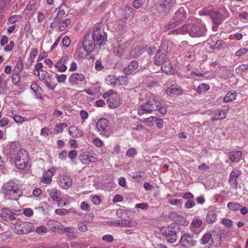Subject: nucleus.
Listing matches in <instances>:
<instances>
[{
  "label": "nucleus",
  "mask_w": 248,
  "mask_h": 248,
  "mask_svg": "<svg viewBox=\"0 0 248 248\" xmlns=\"http://www.w3.org/2000/svg\"><path fill=\"white\" fill-rule=\"evenodd\" d=\"M212 44L210 43V48L212 49L221 48L224 44V42L222 40H216L214 37L210 40Z\"/></svg>",
  "instance_id": "26"
},
{
  "label": "nucleus",
  "mask_w": 248,
  "mask_h": 248,
  "mask_svg": "<svg viewBox=\"0 0 248 248\" xmlns=\"http://www.w3.org/2000/svg\"><path fill=\"white\" fill-rule=\"evenodd\" d=\"M215 114L218 118L219 119H224L226 116V113L225 111L221 109H218L215 111Z\"/></svg>",
  "instance_id": "45"
},
{
  "label": "nucleus",
  "mask_w": 248,
  "mask_h": 248,
  "mask_svg": "<svg viewBox=\"0 0 248 248\" xmlns=\"http://www.w3.org/2000/svg\"><path fill=\"white\" fill-rule=\"evenodd\" d=\"M47 192L50 197L54 201L58 203V206H60V202L62 201L61 194L60 191L55 188H52L47 190Z\"/></svg>",
  "instance_id": "16"
},
{
  "label": "nucleus",
  "mask_w": 248,
  "mask_h": 248,
  "mask_svg": "<svg viewBox=\"0 0 248 248\" xmlns=\"http://www.w3.org/2000/svg\"><path fill=\"white\" fill-rule=\"evenodd\" d=\"M107 39V33L103 31L99 27H95L93 32L85 35L82 43L83 49L87 54L90 53L93 51L96 46H104Z\"/></svg>",
  "instance_id": "1"
},
{
  "label": "nucleus",
  "mask_w": 248,
  "mask_h": 248,
  "mask_svg": "<svg viewBox=\"0 0 248 248\" xmlns=\"http://www.w3.org/2000/svg\"><path fill=\"white\" fill-rule=\"evenodd\" d=\"M78 155L77 151L75 150H71L68 154V156L71 159L75 158Z\"/></svg>",
  "instance_id": "64"
},
{
  "label": "nucleus",
  "mask_w": 248,
  "mask_h": 248,
  "mask_svg": "<svg viewBox=\"0 0 248 248\" xmlns=\"http://www.w3.org/2000/svg\"><path fill=\"white\" fill-rule=\"evenodd\" d=\"M212 235L211 233L208 232L205 233L202 236L200 240V243L202 245H205L207 244L212 238Z\"/></svg>",
  "instance_id": "38"
},
{
  "label": "nucleus",
  "mask_w": 248,
  "mask_h": 248,
  "mask_svg": "<svg viewBox=\"0 0 248 248\" xmlns=\"http://www.w3.org/2000/svg\"><path fill=\"white\" fill-rule=\"evenodd\" d=\"M202 222L200 219H196L194 220L191 224V226L196 228L200 227L202 225Z\"/></svg>",
  "instance_id": "49"
},
{
  "label": "nucleus",
  "mask_w": 248,
  "mask_h": 248,
  "mask_svg": "<svg viewBox=\"0 0 248 248\" xmlns=\"http://www.w3.org/2000/svg\"><path fill=\"white\" fill-rule=\"evenodd\" d=\"M122 10L124 18L131 19L134 17L133 10L130 6L125 5L123 7Z\"/></svg>",
  "instance_id": "21"
},
{
  "label": "nucleus",
  "mask_w": 248,
  "mask_h": 248,
  "mask_svg": "<svg viewBox=\"0 0 248 248\" xmlns=\"http://www.w3.org/2000/svg\"><path fill=\"white\" fill-rule=\"evenodd\" d=\"M174 19L180 23L185 18H186V12L184 8L181 7L175 13L173 17Z\"/></svg>",
  "instance_id": "22"
},
{
  "label": "nucleus",
  "mask_w": 248,
  "mask_h": 248,
  "mask_svg": "<svg viewBox=\"0 0 248 248\" xmlns=\"http://www.w3.org/2000/svg\"><path fill=\"white\" fill-rule=\"evenodd\" d=\"M137 154V151L135 148H130L127 151L126 153V155L127 156L129 157H132L135 155H136Z\"/></svg>",
  "instance_id": "48"
},
{
  "label": "nucleus",
  "mask_w": 248,
  "mask_h": 248,
  "mask_svg": "<svg viewBox=\"0 0 248 248\" xmlns=\"http://www.w3.org/2000/svg\"><path fill=\"white\" fill-rule=\"evenodd\" d=\"M248 52V49L246 48H240L235 52V55L240 56L244 55Z\"/></svg>",
  "instance_id": "62"
},
{
  "label": "nucleus",
  "mask_w": 248,
  "mask_h": 248,
  "mask_svg": "<svg viewBox=\"0 0 248 248\" xmlns=\"http://www.w3.org/2000/svg\"><path fill=\"white\" fill-rule=\"evenodd\" d=\"M174 3L173 0H164L160 3L159 6L164 12H169Z\"/></svg>",
  "instance_id": "23"
},
{
  "label": "nucleus",
  "mask_w": 248,
  "mask_h": 248,
  "mask_svg": "<svg viewBox=\"0 0 248 248\" xmlns=\"http://www.w3.org/2000/svg\"><path fill=\"white\" fill-rule=\"evenodd\" d=\"M242 156V153L240 151H232L229 153V157L232 162L238 161Z\"/></svg>",
  "instance_id": "29"
},
{
  "label": "nucleus",
  "mask_w": 248,
  "mask_h": 248,
  "mask_svg": "<svg viewBox=\"0 0 248 248\" xmlns=\"http://www.w3.org/2000/svg\"><path fill=\"white\" fill-rule=\"evenodd\" d=\"M23 68V63L21 59H19L15 67L13 72L19 73Z\"/></svg>",
  "instance_id": "40"
},
{
  "label": "nucleus",
  "mask_w": 248,
  "mask_h": 248,
  "mask_svg": "<svg viewBox=\"0 0 248 248\" xmlns=\"http://www.w3.org/2000/svg\"><path fill=\"white\" fill-rule=\"evenodd\" d=\"M160 231L167 241L170 244H173L178 239L177 234L179 232V226L176 224H172L167 227H162Z\"/></svg>",
  "instance_id": "5"
},
{
  "label": "nucleus",
  "mask_w": 248,
  "mask_h": 248,
  "mask_svg": "<svg viewBox=\"0 0 248 248\" xmlns=\"http://www.w3.org/2000/svg\"><path fill=\"white\" fill-rule=\"evenodd\" d=\"M48 75L49 74L47 71L44 70H41V71H38V72H37L36 75L38 76L40 80L43 81L46 78V77L48 76Z\"/></svg>",
  "instance_id": "43"
},
{
  "label": "nucleus",
  "mask_w": 248,
  "mask_h": 248,
  "mask_svg": "<svg viewBox=\"0 0 248 248\" xmlns=\"http://www.w3.org/2000/svg\"><path fill=\"white\" fill-rule=\"evenodd\" d=\"M80 208L82 210L88 211L90 210V206L86 202H83L80 204Z\"/></svg>",
  "instance_id": "61"
},
{
  "label": "nucleus",
  "mask_w": 248,
  "mask_h": 248,
  "mask_svg": "<svg viewBox=\"0 0 248 248\" xmlns=\"http://www.w3.org/2000/svg\"><path fill=\"white\" fill-rule=\"evenodd\" d=\"M206 31L207 29L204 24H189L184 25L181 28H178L173 30L169 32L168 34L170 35L172 34H178L188 33L191 36L199 37L205 35Z\"/></svg>",
  "instance_id": "3"
},
{
  "label": "nucleus",
  "mask_w": 248,
  "mask_h": 248,
  "mask_svg": "<svg viewBox=\"0 0 248 248\" xmlns=\"http://www.w3.org/2000/svg\"><path fill=\"white\" fill-rule=\"evenodd\" d=\"M217 215L215 211H211L208 212L206 216V222L208 224L212 223L215 221Z\"/></svg>",
  "instance_id": "32"
},
{
  "label": "nucleus",
  "mask_w": 248,
  "mask_h": 248,
  "mask_svg": "<svg viewBox=\"0 0 248 248\" xmlns=\"http://www.w3.org/2000/svg\"><path fill=\"white\" fill-rule=\"evenodd\" d=\"M135 207L137 208L141 209L142 210H147V209H148L149 206L147 203L142 202V203L136 204L135 205Z\"/></svg>",
  "instance_id": "55"
},
{
  "label": "nucleus",
  "mask_w": 248,
  "mask_h": 248,
  "mask_svg": "<svg viewBox=\"0 0 248 248\" xmlns=\"http://www.w3.org/2000/svg\"><path fill=\"white\" fill-rule=\"evenodd\" d=\"M111 93V95L107 100V104L110 108H114L121 105L120 99L116 92Z\"/></svg>",
  "instance_id": "11"
},
{
  "label": "nucleus",
  "mask_w": 248,
  "mask_h": 248,
  "mask_svg": "<svg viewBox=\"0 0 248 248\" xmlns=\"http://www.w3.org/2000/svg\"><path fill=\"white\" fill-rule=\"evenodd\" d=\"M102 240L108 243H110L113 241L114 238L112 235L106 234L102 237Z\"/></svg>",
  "instance_id": "57"
},
{
  "label": "nucleus",
  "mask_w": 248,
  "mask_h": 248,
  "mask_svg": "<svg viewBox=\"0 0 248 248\" xmlns=\"http://www.w3.org/2000/svg\"><path fill=\"white\" fill-rule=\"evenodd\" d=\"M62 43L64 46L68 47L71 44V40L68 36H65L62 39Z\"/></svg>",
  "instance_id": "58"
},
{
  "label": "nucleus",
  "mask_w": 248,
  "mask_h": 248,
  "mask_svg": "<svg viewBox=\"0 0 248 248\" xmlns=\"http://www.w3.org/2000/svg\"><path fill=\"white\" fill-rule=\"evenodd\" d=\"M236 96V94L235 91L229 92L224 97L223 100L225 102H229L235 99Z\"/></svg>",
  "instance_id": "33"
},
{
  "label": "nucleus",
  "mask_w": 248,
  "mask_h": 248,
  "mask_svg": "<svg viewBox=\"0 0 248 248\" xmlns=\"http://www.w3.org/2000/svg\"><path fill=\"white\" fill-rule=\"evenodd\" d=\"M66 59V57H62L54 64L55 67L57 68L59 72H63L66 70L67 67L65 63Z\"/></svg>",
  "instance_id": "20"
},
{
  "label": "nucleus",
  "mask_w": 248,
  "mask_h": 248,
  "mask_svg": "<svg viewBox=\"0 0 248 248\" xmlns=\"http://www.w3.org/2000/svg\"><path fill=\"white\" fill-rule=\"evenodd\" d=\"M205 15H208L211 18L213 23H216L217 24H220L224 18L223 15L219 13L218 11L214 10L205 11L204 12Z\"/></svg>",
  "instance_id": "10"
},
{
  "label": "nucleus",
  "mask_w": 248,
  "mask_h": 248,
  "mask_svg": "<svg viewBox=\"0 0 248 248\" xmlns=\"http://www.w3.org/2000/svg\"><path fill=\"white\" fill-rule=\"evenodd\" d=\"M209 89V86L204 84L202 83L199 85L197 88V91L199 92H205Z\"/></svg>",
  "instance_id": "50"
},
{
  "label": "nucleus",
  "mask_w": 248,
  "mask_h": 248,
  "mask_svg": "<svg viewBox=\"0 0 248 248\" xmlns=\"http://www.w3.org/2000/svg\"><path fill=\"white\" fill-rule=\"evenodd\" d=\"M162 71L167 74L171 72V64L169 61H165L161 64Z\"/></svg>",
  "instance_id": "31"
},
{
  "label": "nucleus",
  "mask_w": 248,
  "mask_h": 248,
  "mask_svg": "<svg viewBox=\"0 0 248 248\" xmlns=\"http://www.w3.org/2000/svg\"><path fill=\"white\" fill-rule=\"evenodd\" d=\"M169 217L175 221L178 225L180 224L183 226H186L189 224V222L187 220L176 212L173 211L170 213Z\"/></svg>",
  "instance_id": "9"
},
{
  "label": "nucleus",
  "mask_w": 248,
  "mask_h": 248,
  "mask_svg": "<svg viewBox=\"0 0 248 248\" xmlns=\"http://www.w3.org/2000/svg\"><path fill=\"white\" fill-rule=\"evenodd\" d=\"M11 113L12 114V117L16 123L21 124L26 121V118L19 115H16L13 113V111H12Z\"/></svg>",
  "instance_id": "41"
},
{
  "label": "nucleus",
  "mask_w": 248,
  "mask_h": 248,
  "mask_svg": "<svg viewBox=\"0 0 248 248\" xmlns=\"http://www.w3.org/2000/svg\"><path fill=\"white\" fill-rule=\"evenodd\" d=\"M68 133L71 136L74 138H78L82 137L83 135L82 131L75 125L71 126L69 127Z\"/></svg>",
  "instance_id": "24"
},
{
  "label": "nucleus",
  "mask_w": 248,
  "mask_h": 248,
  "mask_svg": "<svg viewBox=\"0 0 248 248\" xmlns=\"http://www.w3.org/2000/svg\"><path fill=\"white\" fill-rule=\"evenodd\" d=\"M108 120L105 118L100 119L96 123V128L100 134L106 135L108 132Z\"/></svg>",
  "instance_id": "13"
},
{
  "label": "nucleus",
  "mask_w": 248,
  "mask_h": 248,
  "mask_svg": "<svg viewBox=\"0 0 248 248\" xmlns=\"http://www.w3.org/2000/svg\"><path fill=\"white\" fill-rule=\"evenodd\" d=\"M248 69V65L243 64L237 67L235 69V71L238 73H240L241 72H245Z\"/></svg>",
  "instance_id": "52"
},
{
  "label": "nucleus",
  "mask_w": 248,
  "mask_h": 248,
  "mask_svg": "<svg viewBox=\"0 0 248 248\" xmlns=\"http://www.w3.org/2000/svg\"><path fill=\"white\" fill-rule=\"evenodd\" d=\"M221 223L227 228H231L233 225L232 221L229 218H224L221 221Z\"/></svg>",
  "instance_id": "47"
},
{
  "label": "nucleus",
  "mask_w": 248,
  "mask_h": 248,
  "mask_svg": "<svg viewBox=\"0 0 248 248\" xmlns=\"http://www.w3.org/2000/svg\"><path fill=\"white\" fill-rule=\"evenodd\" d=\"M71 20L70 18H66L59 23V30L60 31H64L67 26L70 24Z\"/></svg>",
  "instance_id": "35"
},
{
  "label": "nucleus",
  "mask_w": 248,
  "mask_h": 248,
  "mask_svg": "<svg viewBox=\"0 0 248 248\" xmlns=\"http://www.w3.org/2000/svg\"><path fill=\"white\" fill-rule=\"evenodd\" d=\"M66 237L69 239H74L77 237V234L76 232H74L73 230H72L71 232H68V233L66 234Z\"/></svg>",
  "instance_id": "63"
},
{
  "label": "nucleus",
  "mask_w": 248,
  "mask_h": 248,
  "mask_svg": "<svg viewBox=\"0 0 248 248\" xmlns=\"http://www.w3.org/2000/svg\"><path fill=\"white\" fill-rule=\"evenodd\" d=\"M72 184V179L67 175L62 176L60 180V185L63 189L69 188Z\"/></svg>",
  "instance_id": "19"
},
{
  "label": "nucleus",
  "mask_w": 248,
  "mask_h": 248,
  "mask_svg": "<svg viewBox=\"0 0 248 248\" xmlns=\"http://www.w3.org/2000/svg\"><path fill=\"white\" fill-rule=\"evenodd\" d=\"M29 160V154L26 150L20 149L15 155V164L19 169H24L27 166Z\"/></svg>",
  "instance_id": "6"
},
{
  "label": "nucleus",
  "mask_w": 248,
  "mask_h": 248,
  "mask_svg": "<svg viewBox=\"0 0 248 248\" xmlns=\"http://www.w3.org/2000/svg\"><path fill=\"white\" fill-rule=\"evenodd\" d=\"M34 225L30 222L19 221L15 224L16 232L18 234H25L33 231Z\"/></svg>",
  "instance_id": "7"
},
{
  "label": "nucleus",
  "mask_w": 248,
  "mask_h": 248,
  "mask_svg": "<svg viewBox=\"0 0 248 248\" xmlns=\"http://www.w3.org/2000/svg\"><path fill=\"white\" fill-rule=\"evenodd\" d=\"M55 12H57V16L54 18V22L50 24L51 27L56 26L60 23V21L62 20L63 16L65 14V11L61 9V7L57 8L55 10Z\"/></svg>",
  "instance_id": "18"
},
{
  "label": "nucleus",
  "mask_w": 248,
  "mask_h": 248,
  "mask_svg": "<svg viewBox=\"0 0 248 248\" xmlns=\"http://www.w3.org/2000/svg\"><path fill=\"white\" fill-rule=\"evenodd\" d=\"M94 67L95 70H96L97 71H101L104 69V66L102 64L101 61L98 60L95 62Z\"/></svg>",
  "instance_id": "53"
},
{
  "label": "nucleus",
  "mask_w": 248,
  "mask_h": 248,
  "mask_svg": "<svg viewBox=\"0 0 248 248\" xmlns=\"http://www.w3.org/2000/svg\"><path fill=\"white\" fill-rule=\"evenodd\" d=\"M195 205V202L193 200H188L187 201L185 204V206L186 208L189 209Z\"/></svg>",
  "instance_id": "59"
},
{
  "label": "nucleus",
  "mask_w": 248,
  "mask_h": 248,
  "mask_svg": "<svg viewBox=\"0 0 248 248\" xmlns=\"http://www.w3.org/2000/svg\"><path fill=\"white\" fill-rule=\"evenodd\" d=\"M44 81L45 84L48 88L52 90L54 89L55 85L52 83V78L49 74L46 77V78Z\"/></svg>",
  "instance_id": "36"
},
{
  "label": "nucleus",
  "mask_w": 248,
  "mask_h": 248,
  "mask_svg": "<svg viewBox=\"0 0 248 248\" xmlns=\"http://www.w3.org/2000/svg\"><path fill=\"white\" fill-rule=\"evenodd\" d=\"M71 212L70 209H66L64 208L57 209L55 211V213L60 216H64L68 214Z\"/></svg>",
  "instance_id": "44"
},
{
  "label": "nucleus",
  "mask_w": 248,
  "mask_h": 248,
  "mask_svg": "<svg viewBox=\"0 0 248 248\" xmlns=\"http://www.w3.org/2000/svg\"><path fill=\"white\" fill-rule=\"evenodd\" d=\"M67 126V125L66 123H61L55 125L54 131L55 134H58L59 133H62L63 129Z\"/></svg>",
  "instance_id": "37"
},
{
  "label": "nucleus",
  "mask_w": 248,
  "mask_h": 248,
  "mask_svg": "<svg viewBox=\"0 0 248 248\" xmlns=\"http://www.w3.org/2000/svg\"><path fill=\"white\" fill-rule=\"evenodd\" d=\"M197 241L194 239V234L187 233H184L180 239V243L185 248H191L194 246Z\"/></svg>",
  "instance_id": "8"
},
{
  "label": "nucleus",
  "mask_w": 248,
  "mask_h": 248,
  "mask_svg": "<svg viewBox=\"0 0 248 248\" xmlns=\"http://www.w3.org/2000/svg\"><path fill=\"white\" fill-rule=\"evenodd\" d=\"M1 191L5 200H17L22 193L18 185L11 180L4 184Z\"/></svg>",
  "instance_id": "4"
},
{
  "label": "nucleus",
  "mask_w": 248,
  "mask_h": 248,
  "mask_svg": "<svg viewBox=\"0 0 248 248\" xmlns=\"http://www.w3.org/2000/svg\"><path fill=\"white\" fill-rule=\"evenodd\" d=\"M108 224L111 226H119L121 227H128L135 226L136 222L129 220H114L108 222Z\"/></svg>",
  "instance_id": "12"
},
{
  "label": "nucleus",
  "mask_w": 248,
  "mask_h": 248,
  "mask_svg": "<svg viewBox=\"0 0 248 248\" xmlns=\"http://www.w3.org/2000/svg\"><path fill=\"white\" fill-rule=\"evenodd\" d=\"M52 181V177L48 173L46 172L43 174L41 182L45 184H50Z\"/></svg>",
  "instance_id": "42"
},
{
  "label": "nucleus",
  "mask_w": 248,
  "mask_h": 248,
  "mask_svg": "<svg viewBox=\"0 0 248 248\" xmlns=\"http://www.w3.org/2000/svg\"><path fill=\"white\" fill-rule=\"evenodd\" d=\"M145 51L144 48L141 46H137L135 48H133L130 51V55L134 58H137L141 55Z\"/></svg>",
  "instance_id": "30"
},
{
  "label": "nucleus",
  "mask_w": 248,
  "mask_h": 248,
  "mask_svg": "<svg viewBox=\"0 0 248 248\" xmlns=\"http://www.w3.org/2000/svg\"><path fill=\"white\" fill-rule=\"evenodd\" d=\"M85 80V76L81 73L72 74L69 78V82L73 85L78 84L79 82Z\"/></svg>",
  "instance_id": "15"
},
{
  "label": "nucleus",
  "mask_w": 248,
  "mask_h": 248,
  "mask_svg": "<svg viewBox=\"0 0 248 248\" xmlns=\"http://www.w3.org/2000/svg\"><path fill=\"white\" fill-rule=\"evenodd\" d=\"M242 206L239 203L234 202H229L227 204V207L231 210L235 211H238L240 208Z\"/></svg>",
  "instance_id": "39"
},
{
  "label": "nucleus",
  "mask_w": 248,
  "mask_h": 248,
  "mask_svg": "<svg viewBox=\"0 0 248 248\" xmlns=\"http://www.w3.org/2000/svg\"><path fill=\"white\" fill-rule=\"evenodd\" d=\"M166 60V55L163 53H161L159 49L156 53L154 61V63L156 65H160Z\"/></svg>",
  "instance_id": "25"
},
{
  "label": "nucleus",
  "mask_w": 248,
  "mask_h": 248,
  "mask_svg": "<svg viewBox=\"0 0 248 248\" xmlns=\"http://www.w3.org/2000/svg\"><path fill=\"white\" fill-rule=\"evenodd\" d=\"M93 144L97 147H101L103 145L102 141L98 138H95L93 140Z\"/></svg>",
  "instance_id": "60"
},
{
  "label": "nucleus",
  "mask_w": 248,
  "mask_h": 248,
  "mask_svg": "<svg viewBox=\"0 0 248 248\" xmlns=\"http://www.w3.org/2000/svg\"><path fill=\"white\" fill-rule=\"evenodd\" d=\"M114 85H126L128 83V78L126 76H120L117 78L114 79Z\"/></svg>",
  "instance_id": "28"
},
{
  "label": "nucleus",
  "mask_w": 248,
  "mask_h": 248,
  "mask_svg": "<svg viewBox=\"0 0 248 248\" xmlns=\"http://www.w3.org/2000/svg\"><path fill=\"white\" fill-rule=\"evenodd\" d=\"M143 3V0H135L132 2V5L134 8L138 9L142 6Z\"/></svg>",
  "instance_id": "51"
},
{
  "label": "nucleus",
  "mask_w": 248,
  "mask_h": 248,
  "mask_svg": "<svg viewBox=\"0 0 248 248\" xmlns=\"http://www.w3.org/2000/svg\"><path fill=\"white\" fill-rule=\"evenodd\" d=\"M178 21L174 19L173 18L171 19L169 22L164 27V30L165 31H168L170 29H171L176 26L178 25Z\"/></svg>",
  "instance_id": "34"
},
{
  "label": "nucleus",
  "mask_w": 248,
  "mask_h": 248,
  "mask_svg": "<svg viewBox=\"0 0 248 248\" xmlns=\"http://www.w3.org/2000/svg\"><path fill=\"white\" fill-rule=\"evenodd\" d=\"M153 111H157L158 115H164L166 112V108L162 106L161 103L153 96H150L147 101L138 110V114L141 115L144 114L152 113Z\"/></svg>",
  "instance_id": "2"
},
{
  "label": "nucleus",
  "mask_w": 248,
  "mask_h": 248,
  "mask_svg": "<svg viewBox=\"0 0 248 248\" xmlns=\"http://www.w3.org/2000/svg\"><path fill=\"white\" fill-rule=\"evenodd\" d=\"M12 79L13 83L15 85L18 83L20 80V76L19 73L13 72Z\"/></svg>",
  "instance_id": "46"
},
{
  "label": "nucleus",
  "mask_w": 248,
  "mask_h": 248,
  "mask_svg": "<svg viewBox=\"0 0 248 248\" xmlns=\"http://www.w3.org/2000/svg\"><path fill=\"white\" fill-rule=\"evenodd\" d=\"M241 174L240 171L238 170H234L231 172L229 183L232 187L235 188L237 187L238 186L237 179Z\"/></svg>",
  "instance_id": "14"
},
{
  "label": "nucleus",
  "mask_w": 248,
  "mask_h": 248,
  "mask_svg": "<svg viewBox=\"0 0 248 248\" xmlns=\"http://www.w3.org/2000/svg\"><path fill=\"white\" fill-rule=\"evenodd\" d=\"M139 63L136 61H132L130 64L123 69V72L125 75H130L138 68Z\"/></svg>",
  "instance_id": "17"
},
{
  "label": "nucleus",
  "mask_w": 248,
  "mask_h": 248,
  "mask_svg": "<svg viewBox=\"0 0 248 248\" xmlns=\"http://www.w3.org/2000/svg\"><path fill=\"white\" fill-rule=\"evenodd\" d=\"M67 78V77L64 74H61V75H56V78L57 79V80L59 82H63L65 81Z\"/></svg>",
  "instance_id": "56"
},
{
  "label": "nucleus",
  "mask_w": 248,
  "mask_h": 248,
  "mask_svg": "<svg viewBox=\"0 0 248 248\" xmlns=\"http://www.w3.org/2000/svg\"><path fill=\"white\" fill-rule=\"evenodd\" d=\"M94 218V215L93 213H89L84 216L85 221L87 222H91Z\"/></svg>",
  "instance_id": "54"
},
{
  "label": "nucleus",
  "mask_w": 248,
  "mask_h": 248,
  "mask_svg": "<svg viewBox=\"0 0 248 248\" xmlns=\"http://www.w3.org/2000/svg\"><path fill=\"white\" fill-rule=\"evenodd\" d=\"M166 93L168 95H179L182 93L183 91L181 88L171 85L166 89Z\"/></svg>",
  "instance_id": "27"
}]
</instances>
